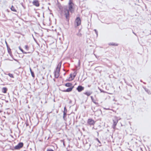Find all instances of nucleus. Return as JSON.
Here are the masks:
<instances>
[{"mask_svg":"<svg viewBox=\"0 0 151 151\" xmlns=\"http://www.w3.org/2000/svg\"><path fill=\"white\" fill-rule=\"evenodd\" d=\"M61 64L62 62H61L59 63L56 68V70L55 71L54 75L56 78H58L60 76V72Z\"/></svg>","mask_w":151,"mask_h":151,"instance_id":"obj_1","label":"nucleus"},{"mask_svg":"<svg viewBox=\"0 0 151 151\" xmlns=\"http://www.w3.org/2000/svg\"><path fill=\"white\" fill-rule=\"evenodd\" d=\"M74 70V72L70 74L69 77L67 79L66 81H71L74 79L77 75V72L76 70Z\"/></svg>","mask_w":151,"mask_h":151,"instance_id":"obj_2","label":"nucleus"},{"mask_svg":"<svg viewBox=\"0 0 151 151\" xmlns=\"http://www.w3.org/2000/svg\"><path fill=\"white\" fill-rule=\"evenodd\" d=\"M113 124L112 125V127L114 129H116V126L118 123V120L116 117H115L114 119H113Z\"/></svg>","mask_w":151,"mask_h":151,"instance_id":"obj_3","label":"nucleus"},{"mask_svg":"<svg viewBox=\"0 0 151 151\" xmlns=\"http://www.w3.org/2000/svg\"><path fill=\"white\" fill-rule=\"evenodd\" d=\"M69 5V10L72 12V9H73V6L74 4L73 3V1L71 0H70L68 3Z\"/></svg>","mask_w":151,"mask_h":151,"instance_id":"obj_4","label":"nucleus"},{"mask_svg":"<svg viewBox=\"0 0 151 151\" xmlns=\"http://www.w3.org/2000/svg\"><path fill=\"white\" fill-rule=\"evenodd\" d=\"M88 124L90 125H94L95 123V121L92 119H89L87 122Z\"/></svg>","mask_w":151,"mask_h":151,"instance_id":"obj_5","label":"nucleus"},{"mask_svg":"<svg viewBox=\"0 0 151 151\" xmlns=\"http://www.w3.org/2000/svg\"><path fill=\"white\" fill-rule=\"evenodd\" d=\"M24 144L22 142L19 143L17 145L14 147V150H19L23 146Z\"/></svg>","mask_w":151,"mask_h":151,"instance_id":"obj_6","label":"nucleus"},{"mask_svg":"<svg viewBox=\"0 0 151 151\" xmlns=\"http://www.w3.org/2000/svg\"><path fill=\"white\" fill-rule=\"evenodd\" d=\"M64 12L65 15V17L67 19H69V10L67 9H65Z\"/></svg>","mask_w":151,"mask_h":151,"instance_id":"obj_7","label":"nucleus"},{"mask_svg":"<svg viewBox=\"0 0 151 151\" xmlns=\"http://www.w3.org/2000/svg\"><path fill=\"white\" fill-rule=\"evenodd\" d=\"M81 20L79 17H77L75 20V23L77 26H79L81 24Z\"/></svg>","mask_w":151,"mask_h":151,"instance_id":"obj_8","label":"nucleus"},{"mask_svg":"<svg viewBox=\"0 0 151 151\" xmlns=\"http://www.w3.org/2000/svg\"><path fill=\"white\" fill-rule=\"evenodd\" d=\"M33 5L37 7L40 6V3L38 0H34L32 2Z\"/></svg>","mask_w":151,"mask_h":151,"instance_id":"obj_9","label":"nucleus"},{"mask_svg":"<svg viewBox=\"0 0 151 151\" xmlns=\"http://www.w3.org/2000/svg\"><path fill=\"white\" fill-rule=\"evenodd\" d=\"M74 87V86H73L71 87L68 88H67L66 89L63 90L62 91L64 92H70L72 90Z\"/></svg>","mask_w":151,"mask_h":151,"instance_id":"obj_10","label":"nucleus"},{"mask_svg":"<svg viewBox=\"0 0 151 151\" xmlns=\"http://www.w3.org/2000/svg\"><path fill=\"white\" fill-rule=\"evenodd\" d=\"M77 90L79 92H80L84 89V87L81 86H78L76 88Z\"/></svg>","mask_w":151,"mask_h":151,"instance_id":"obj_11","label":"nucleus"},{"mask_svg":"<svg viewBox=\"0 0 151 151\" xmlns=\"http://www.w3.org/2000/svg\"><path fill=\"white\" fill-rule=\"evenodd\" d=\"M91 98L92 99V101L95 104H96V105H98L99 104V103H98V102L97 101H96V100H95V99H94L93 98V96H91Z\"/></svg>","mask_w":151,"mask_h":151,"instance_id":"obj_12","label":"nucleus"},{"mask_svg":"<svg viewBox=\"0 0 151 151\" xmlns=\"http://www.w3.org/2000/svg\"><path fill=\"white\" fill-rule=\"evenodd\" d=\"M83 94L85 95H86L88 96L92 94V92L89 91H87L84 93Z\"/></svg>","mask_w":151,"mask_h":151,"instance_id":"obj_13","label":"nucleus"},{"mask_svg":"<svg viewBox=\"0 0 151 151\" xmlns=\"http://www.w3.org/2000/svg\"><path fill=\"white\" fill-rule=\"evenodd\" d=\"M65 86L67 87H71L72 86V83H66L65 85Z\"/></svg>","mask_w":151,"mask_h":151,"instance_id":"obj_14","label":"nucleus"},{"mask_svg":"<svg viewBox=\"0 0 151 151\" xmlns=\"http://www.w3.org/2000/svg\"><path fill=\"white\" fill-rule=\"evenodd\" d=\"M7 50H8V52L9 54V55L11 56H12V52L11 51V49L9 47H7Z\"/></svg>","mask_w":151,"mask_h":151,"instance_id":"obj_15","label":"nucleus"},{"mask_svg":"<svg viewBox=\"0 0 151 151\" xmlns=\"http://www.w3.org/2000/svg\"><path fill=\"white\" fill-rule=\"evenodd\" d=\"M7 88L6 87H3L2 88V92L4 93H6L7 91Z\"/></svg>","mask_w":151,"mask_h":151,"instance_id":"obj_16","label":"nucleus"},{"mask_svg":"<svg viewBox=\"0 0 151 151\" xmlns=\"http://www.w3.org/2000/svg\"><path fill=\"white\" fill-rule=\"evenodd\" d=\"M19 50L24 54H27L30 53V52H25L20 47H19Z\"/></svg>","mask_w":151,"mask_h":151,"instance_id":"obj_17","label":"nucleus"},{"mask_svg":"<svg viewBox=\"0 0 151 151\" xmlns=\"http://www.w3.org/2000/svg\"><path fill=\"white\" fill-rule=\"evenodd\" d=\"M11 10L12 11H13L14 12H17V10H16V9L14 7V6H12L11 7Z\"/></svg>","mask_w":151,"mask_h":151,"instance_id":"obj_18","label":"nucleus"},{"mask_svg":"<svg viewBox=\"0 0 151 151\" xmlns=\"http://www.w3.org/2000/svg\"><path fill=\"white\" fill-rule=\"evenodd\" d=\"M24 49H25V50L26 51H28L29 50V47L28 46V45H25L24 46Z\"/></svg>","mask_w":151,"mask_h":151,"instance_id":"obj_19","label":"nucleus"},{"mask_svg":"<svg viewBox=\"0 0 151 151\" xmlns=\"http://www.w3.org/2000/svg\"><path fill=\"white\" fill-rule=\"evenodd\" d=\"M8 75L11 78H14V76L13 75V74H11V73H9L8 74Z\"/></svg>","mask_w":151,"mask_h":151,"instance_id":"obj_20","label":"nucleus"},{"mask_svg":"<svg viewBox=\"0 0 151 151\" xmlns=\"http://www.w3.org/2000/svg\"><path fill=\"white\" fill-rule=\"evenodd\" d=\"M80 30H79V32L77 33V35L79 36V37H81V36L82 34L80 32Z\"/></svg>","mask_w":151,"mask_h":151,"instance_id":"obj_21","label":"nucleus"},{"mask_svg":"<svg viewBox=\"0 0 151 151\" xmlns=\"http://www.w3.org/2000/svg\"><path fill=\"white\" fill-rule=\"evenodd\" d=\"M31 74L32 76L33 77H35V75H34L33 72L31 71Z\"/></svg>","mask_w":151,"mask_h":151,"instance_id":"obj_22","label":"nucleus"},{"mask_svg":"<svg viewBox=\"0 0 151 151\" xmlns=\"http://www.w3.org/2000/svg\"><path fill=\"white\" fill-rule=\"evenodd\" d=\"M66 113L67 112H65V111H64L63 112V115H64V117L65 116H66Z\"/></svg>","mask_w":151,"mask_h":151,"instance_id":"obj_23","label":"nucleus"},{"mask_svg":"<svg viewBox=\"0 0 151 151\" xmlns=\"http://www.w3.org/2000/svg\"><path fill=\"white\" fill-rule=\"evenodd\" d=\"M47 151H54V150L51 149H48L47 150Z\"/></svg>","mask_w":151,"mask_h":151,"instance_id":"obj_24","label":"nucleus"},{"mask_svg":"<svg viewBox=\"0 0 151 151\" xmlns=\"http://www.w3.org/2000/svg\"><path fill=\"white\" fill-rule=\"evenodd\" d=\"M94 31L96 33V35H98V32H97V31L96 30V29H94Z\"/></svg>","mask_w":151,"mask_h":151,"instance_id":"obj_25","label":"nucleus"},{"mask_svg":"<svg viewBox=\"0 0 151 151\" xmlns=\"http://www.w3.org/2000/svg\"><path fill=\"white\" fill-rule=\"evenodd\" d=\"M111 45H112L115 46H117L118 45L117 44H111Z\"/></svg>","mask_w":151,"mask_h":151,"instance_id":"obj_26","label":"nucleus"},{"mask_svg":"<svg viewBox=\"0 0 151 151\" xmlns=\"http://www.w3.org/2000/svg\"><path fill=\"white\" fill-rule=\"evenodd\" d=\"M65 110H66V112H67V109H66V108L65 107H64V111H65Z\"/></svg>","mask_w":151,"mask_h":151,"instance_id":"obj_27","label":"nucleus"}]
</instances>
